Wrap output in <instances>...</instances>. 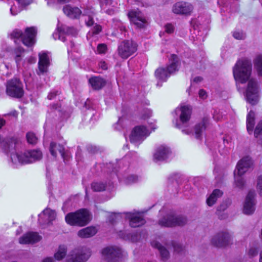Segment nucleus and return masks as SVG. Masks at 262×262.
<instances>
[{
	"label": "nucleus",
	"instance_id": "47",
	"mask_svg": "<svg viewBox=\"0 0 262 262\" xmlns=\"http://www.w3.org/2000/svg\"><path fill=\"white\" fill-rule=\"evenodd\" d=\"M257 187L259 190V195L262 196V175L258 178Z\"/></svg>",
	"mask_w": 262,
	"mask_h": 262
},
{
	"label": "nucleus",
	"instance_id": "43",
	"mask_svg": "<svg viewBox=\"0 0 262 262\" xmlns=\"http://www.w3.org/2000/svg\"><path fill=\"white\" fill-rule=\"evenodd\" d=\"M91 13H92V14H89L88 12L87 11H84L83 15L88 16V19L87 20H85L86 25L88 26H92L94 24V21L93 20V16H92L93 12H92Z\"/></svg>",
	"mask_w": 262,
	"mask_h": 262
},
{
	"label": "nucleus",
	"instance_id": "21",
	"mask_svg": "<svg viewBox=\"0 0 262 262\" xmlns=\"http://www.w3.org/2000/svg\"><path fill=\"white\" fill-rule=\"evenodd\" d=\"M170 153L169 148L161 145L157 148L154 155V160L156 162L165 160Z\"/></svg>",
	"mask_w": 262,
	"mask_h": 262
},
{
	"label": "nucleus",
	"instance_id": "58",
	"mask_svg": "<svg viewBox=\"0 0 262 262\" xmlns=\"http://www.w3.org/2000/svg\"><path fill=\"white\" fill-rule=\"evenodd\" d=\"M50 108L52 111H55L56 110L58 109V111H60V110L59 109L60 108V106L58 105L57 104H53L51 105Z\"/></svg>",
	"mask_w": 262,
	"mask_h": 262
},
{
	"label": "nucleus",
	"instance_id": "9",
	"mask_svg": "<svg viewBox=\"0 0 262 262\" xmlns=\"http://www.w3.org/2000/svg\"><path fill=\"white\" fill-rule=\"evenodd\" d=\"M6 93L10 97L20 98L24 94L23 84L19 79L13 78L7 82Z\"/></svg>",
	"mask_w": 262,
	"mask_h": 262
},
{
	"label": "nucleus",
	"instance_id": "12",
	"mask_svg": "<svg viewBox=\"0 0 262 262\" xmlns=\"http://www.w3.org/2000/svg\"><path fill=\"white\" fill-rule=\"evenodd\" d=\"M92 214H67L65 220L71 226H84L91 220Z\"/></svg>",
	"mask_w": 262,
	"mask_h": 262
},
{
	"label": "nucleus",
	"instance_id": "55",
	"mask_svg": "<svg viewBox=\"0 0 262 262\" xmlns=\"http://www.w3.org/2000/svg\"><path fill=\"white\" fill-rule=\"evenodd\" d=\"M99 66L103 70H107V67L106 62L104 61H101L99 63Z\"/></svg>",
	"mask_w": 262,
	"mask_h": 262
},
{
	"label": "nucleus",
	"instance_id": "44",
	"mask_svg": "<svg viewBox=\"0 0 262 262\" xmlns=\"http://www.w3.org/2000/svg\"><path fill=\"white\" fill-rule=\"evenodd\" d=\"M258 253V249L255 247H250L248 251V255L249 257H253L256 256Z\"/></svg>",
	"mask_w": 262,
	"mask_h": 262
},
{
	"label": "nucleus",
	"instance_id": "31",
	"mask_svg": "<svg viewBox=\"0 0 262 262\" xmlns=\"http://www.w3.org/2000/svg\"><path fill=\"white\" fill-rule=\"evenodd\" d=\"M207 119L204 118L202 121L195 126V135L197 139H200L202 134L206 128Z\"/></svg>",
	"mask_w": 262,
	"mask_h": 262
},
{
	"label": "nucleus",
	"instance_id": "36",
	"mask_svg": "<svg viewBox=\"0 0 262 262\" xmlns=\"http://www.w3.org/2000/svg\"><path fill=\"white\" fill-rule=\"evenodd\" d=\"M170 246L173 247L174 252L178 254H182L185 250V247L182 244L174 241L171 242Z\"/></svg>",
	"mask_w": 262,
	"mask_h": 262
},
{
	"label": "nucleus",
	"instance_id": "22",
	"mask_svg": "<svg viewBox=\"0 0 262 262\" xmlns=\"http://www.w3.org/2000/svg\"><path fill=\"white\" fill-rule=\"evenodd\" d=\"M151 245L152 247L159 250L161 259L166 261L169 258V252L168 250L159 242L154 241L151 242Z\"/></svg>",
	"mask_w": 262,
	"mask_h": 262
},
{
	"label": "nucleus",
	"instance_id": "29",
	"mask_svg": "<svg viewBox=\"0 0 262 262\" xmlns=\"http://www.w3.org/2000/svg\"><path fill=\"white\" fill-rule=\"evenodd\" d=\"M223 194V192L219 189H215L207 199L206 203L209 206H213L218 198H221Z\"/></svg>",
	"mask_w": 262,
	"mask_h": 262
},
{
	"label": "nucleus",
	"instance_id": "60",
	"mask_svg": "<svg viewBox=\"0 0 262 262\" xmlns=\"http://www.w3.org/2000/svg\"><path fill=\"white\" fill-rule=\"evenodd\" d=\"M71 213H89V210L85 208H81L75 212H72Z\"/></svg>",
	"mask_w": 262,
	"mask_h": 262
},
{
	"label": "nucleus",
	"instance_id": "24",
	"mask_svg": "<svg viewBox=\"0 0 262 262\" xmlns=\"http://www.w3.org/2000/svg\"><path fill=\"white\" fill-rule=\"evenodd\" d=\"M136 214H129L127 217L129 219V225L133 228H136L143 225L146 221L144 219L139 215H135Z\"/></svg>",
	"mask_w": 262,
	"mask_h": 262
},
{
	"label": "nucleus",
	"instance_id": "8",
	"mask_svg": "<svg viewBox=\"0 0 262 262\" xmlns=\"http://www.w3.org/2000/svg\"><path fill=\"white\" fill-rule=\"evenodd\" d=\"M138 45L133 40H124L118 46V55L122 59H127L137 50Z\"/></svg>",
	"mask_w": 262,
	"mask_h": 262
},
{
	"label": "nucleus",
	"instance_id": "34",
	"mask_svg": "<svg viewBox=\"0 0 262 262\" xmlns=\"http://www.w3.org/2000/svg\"><path fill=\"white\" fill-rule=\"evenodd\" d=\"M58 31L62 32L63 34L68 35H75L77 33L76 29L74 27H70L65 25H62L58 28Z\"/></svg>",
	"mask_w": 262,
	"mask_h": 262
},
{
	"label": "nucleus",
	"instance_id": "18",
	"mask_svg": "<svg viewBox=\"0 0 262 262\" xmlns=\"http://www.w3.org/2000/svg\"><path fill=\"white\" fill-rule=\"evenodd\" d=\"M253 164L251 158L249 156L243 158L237 163L234 173L244 174Z\"/></svg>",
	"mask_w": 262,
	"mask_h": 262
},
{
	"label": "nucleus",
	"instance_id": "33",
	"mask_svg": "<svg viewBox=\"0 0 262 262\" xmlns=\"http://www.w3.org/2000/svg\"><path fill=\"white\" fill-rule=\"evenodd\" d=\"M67 253V247L64 245H60L57 251L54 254V258L57 260H61L65 257Z\"/></svg>",
	"mask_w": 262,
	"mask_h": 262
},
{
	"label": "nucleus",
	"instance_id": "6",
	"mask_svg": "<svg viewBox=\"0 0 262 262\" xmlns=\"http://www.w3.org/2000/svg\"><path fill=\"white\" fill-rule=\"evenodd\" d=\"M101 254L106 262H119L123 257L121 248L115 245L103 248L101 251Z\"/></svg>",
	"mask_w": 262,
	"mask_h": 262
},
{
	"label": "nucleus",
	"instance_id": "2",
	"mask_svg": "<svg viewBox=\"0 0 262 262\" xmlns=\"http://www.w3.org/2000/svg\"><path fill=\"white\" fill-rule=\"evenodd\" d=\"M252 71V63L250 60L244 59L239 60L233 70L235 79L242 83L249 79Z\"/></svg>",
	"mask_w": 262,
	"mask_h": 262
},
{
	"label": "nucleus",
	"instance_id": "49",
	"mask_svg": "<svg viewBox=\"0 0 262 262\" xmlns=\"http://www.w3.org/2000/svg\"><path fill=\"white\" fill-rule=\"evenodd\" d=\"M117 214H111L108 216V222L112 225H114L117 223Z\"/></svg>",
	"mask_w": 262,
	"mask_h": 262
},
{
	"label": "nucleus",
	"instance_id": "4",
	"mask_svg": "<svg viewBox=\"0 0 262 262\" xmlns=\"http://www.w3.org/2000/svg\"><path fill=\"white\" fill-rule=\"evenodd\" d=\"M37 34V29L34 27L26 28L24 34L19 30L15 29L11 34L12 38H18L21 37L23 43L28 46L31 47L35 42Z\"/></svg>",
	"mask_w": 262,
	"mask_h": 262
},
{
	"label": "nucleus",
	"instance_id": "42",
	"mask_svg": "<svg viewBox=\"0 0 262 262\" xmlns=\"http://www.w3.org/2000/svg\"><path fill=\"white\" fill-rule=\"evenodd\" d=\"M138 181V177L136 175H129L127 177L124 181L125 183L127 185L132 184L133 183L137 182Z\"/></svg>",
	"mask_w": 262,
	"mask_h": 262
},
{
	"label": "nucleus",
	"instance_id": "5",
	"mask_svg": "<svg viewBox=\"0 0 262 262\" xmlns=\"http://www.w3.org/2000/svg\"><path fill=\"white\" fill-rule=\"evenodd\" d=\"M181 113L179 116V122L177 121L176 123V127L182 129V132L187 135L191 133V131L188 129H183V126H187L191 115V108L189 106H181L176 108L174 113L178 115Z\"/></svg>",
	"mask_w": 262,
	"mask_h": 262
},
{
	"label": "nucleus",
	"instance_id": "23",
	"mask_svg": "<svg viewBox=\"0 0 262 262\" xmlns=\"http://www.w3.org/2000/svg\"><path fill=\"white\" fill-rule=\"evenodd\" d=\"M119 235L121 238L126 241H131L133 243L138 242L141 237L138 232L128 233L126 231H120L119 233Z\"/></svg>",
	"mask_w": 262,
	"mask_h": 262
},
{
	"label": "nucleus",
	"instance_id": "3",
	"mask_svg": "<svg viewBox=\"0 0 262 262\" xmlns=\"http://www.w3.org/2000/svg\"><path fill=\"white\" fill-rule=\"evenodd\" d=\"M170 63L166 68H159L155 71V76L161 81H165L171 75L178 71L179 59L177 55L172 54L169 59Z\"/></svg>",
	"mask_w": 262,
	"mask_h": 262
},
{
	"label": "nucleus",
	"instance_id": "38",
	"mask_svg": "<svg viewBox=\"0 0 262 262\" xmlns=\"http://www.w3.org/2000/svg\"><path fill=\"white\" fill-rule=\"evenodd\" d=\"M234 174L235 185L239 188H243L245 184V181L242 177L243 174H237V173L236 174L234 173Z\"/></svg>",
	"mask_w": 262,
	"mask_h": 262
},
{
	"label": "nucleus",
	"instance_id": "27",
	"mask_svg": "<svg viewBox=\"0 0 262 262\" xmlns=\"http://www.w3.org/2000/svg\"><path fill=\"white\" fill-rule=\"evenodd\" d=\"M89 81L93 89L95 90L101 89L106 83L105 80L100 77H91Z\"/></svg>",
	"mask_w": 262,
	"mask_h": 262
},
{
	"label": "nucleus",
	"instance_id": "14",
	"mask_svg": "<svg viewBox=\"0 0 262 262\" xmlns=\"http://www.w3.org/2000/svg\"><path fill=\"white\" fill-rule=\"evenodd\" d=\"M127 16L130 22L137 28H145L147 25V21L142 13L139 11L132 10L128 12Z\"/></svg>",
	"mask_w": 262,
	"mask_h": 262
},
{
	"label": "nucleus",
	"instance_id": "51",
	"mask_svg": "<svg viewBox=\"0 0 262 262\" xmlns=\"http://www.w3.org/2000/svg\"><path fill=\"white\" fill-rule=\"evenodd\" d=\"M102 30V27L99 25H96L93 28L92 33L93 34H98Z\"/></svg>",
	"mask_w": 262,
	"mask_h": 262
},
{
	"label": "nucleus",
	"instance_id": "20",
	"mask_svg": "<svg viewBox=\"0 0 262 262\" xmlns=\"http://www.w3.org/2000/svg\"><path fill=\"white\" fill-rule=\"evenodd\" d=\"M38 70L37 72L38 75L43 74L48 72V69L50 66L49 57L46 53L39 54Z\"/></svg>",
	"mask_w": 262,
	"mask_h": 262
},
{
	"label": "nucleus",
	"instance_id": "25",
	"mask_svg": "<svg viewBox=\"0 0 262 262\" xmlns=\"http://www.w3.org/2000/svg\"><path fill=\"white\" fill-rule=\"evenodd\" d=\"M63 11L68 16L73 19L79 17L81 14V11L78 8H72L69 5L64 6Z\"/></svg>",
	"mask_w": 262,
	"mask_h": 262
},
{
	"label": "nucleus",
	"instance_id": "54",
	"mask_svg": "<svg viewBox=\"0 0 262 262\" xmlns=\"http://www.w3.org/2000/svg\"><path fill=\"white\" fill-rule=\"evenodd\" d=\"M87 150L89 153L91 154H94L97 152V149L96 147L93 146H89L87 147Z\"/></svg>",
	"mask_w": 262,
	"mask_h": 262
},
{
	"label": "nucleus",
	"instance_id": "45",
	"mask_svg": "<svg viewBox=\"0 0 262 262\" xmlns=\"http://www.w3.org/2000/svg\"><path fill=\"white\" fill-rule=\"evenodd\" d=\"M97 50L99 54H104L107 50V46L105 43H100L98 45Z\"/></svg>",
	"mask_w": 262,
	"mask_h": 262
},
{
	"label": "nucleus",
	"instance_id": "46",
	"mask_svg": "<svg viewBox=\"0 0 262 262\" xmlns=\"http://www.w3.org/2000/svg\"><path fill=\"white\" fill-rule=\"evenodd\" d=\"M233 36L237 39H244L246 37V34L243 31L234 32Z\"/></svg>",
	"mask_w": 262,
	"mask_h": 262
},
{
	"label": "nucleus",
	"instance_id": "53",
	"mask_svg": "<svg viewBox=\"0 0 262 262\" xmlns=\"http://www.w3.org/2000/svg\"><path fill=\"white\" fill-rule=\"evenodd\" d=\"M199 95L201 98L203 99L206 98L207 97V95L206 91L205 90H204L203 89H201L199 91Z\"/></svg>",
	"mask_w": 262,
	"mask_h": 262
},
{
	"label": "nucleus",
	"instance_id": "50",
	"mask_svg": "<svg viewBox=\"0 0 262 262\" xmlns=\"http://www.w3.org/2000/svg\"><path fill=\"white\" fill-rule=\"evenodd\" d=\"M60 92L57 90H53L51 91L48 96V98L50 100L53 99L56 96L59 95Z\"/></svg>",
	"mask_w": 262,
	"mask_h": 262
},
{
	"label": "nucleus",
	"instance_id": "30",
	"mask_svg": "<svg viewBox=\"0 0 262 262\" xmlns=\"http://www.w3.org/2000/svg\"><path fill=\"white\" fill-rule=\"evenodd\" d=\"M255 125V113L250 111L247 116V129L249 134L253 132Z\"/></svg>",
	"mask_w": 262,
	"mask_h": 262
},
{
	"label": "nucleus",
	"instance_id": "17",
	"mask_svg": "<svg viewBox=\"0 0 262 262\" xmlns=\"http://www.w3.org/2000/svg\"><path fill=\"white\" fill-rule=\"evenodd\" d=\"M229 242V234L226 232H219L212 237L211 244L216 248H223L228 245Z\"/></svg>",
	"mask_w": 262,
	"mask_h": 262
},
{
	"label": "nucleus",
	"instance_id": "64",
	"mask_svg": "<svg viewBox=\"0 0 262 262\" xmlns=\"http://www.w3.org/2000/svg\"><path fill=\"white\" fill-rule=\"evenodd\" d=\"M151 113L150 111H148V113H147V115H143V116H142V118H143L144 119H146V118H149V117H150V116H151Z\"/></svg>",
	"mask_w": 262,
	"mask_h": 262
},
{
	"label": "nucleus",
	"instance_id": "41",
	"mask_svg": "<svg viewBox=\"0 0 262 262\" xmlns=\"http://www.w3.org/2000/svg\"><path fill=\"white\" fill-rule=\"evenodd\" d=\"M254 135L256 138L262 136V120L259 121L256 125L254 132Z\"/></svg>",
	"mask_w": 262,
	"mask_h": 262
},
{
	"label": "nucleus",
	"instance_id": "56",
	"mask_svg": "<svg viewBox=\"0 0 262 262\" xmlns=\"http://www.w3.org/2000/svg\"><path fill=\"white\" fill-rule=\"evenodd\" d=\"M17 115H18L17 112L16 111H13L7 114H5L4 116H13V117L16 118L17 117Z\"/></svg>",
	"mask_w": 262,
	"mask_h": 262
},
{
	"label": "nucleus",
	"instance_id": "35",
	"mask_svg": "<svg viewBox=\"0 0 262 262\" xmlns=\"http://www.w3.org/2000/svg\"><path fill=\"white\" fill-rule=\"evenodd\" d=\"M254 64L258 75L262 76V55L257 56L254 60Z\"/></svg>",
	"mask_w": 262,
	"mask_h": 262
},
{
	"label": "nucleus",
	"instance_id": "48",
	"mask_svg": "<svg viewBox=\"0 0 262 262\" xmlns=\"http://www.w3.org/2000/svg\"><path fill=\"white\" fill-rule=\"evenodd\" d=\"M165 29L166 33L171 34L174 32V27L171 24H167L165 26Z\"/></svg>",
	"mask_w": 262,
	"mask_h": 262
},
{
	"label": "nucleus",
	"instance_id": "15",
	"mask_svg": "<svg viewBox=\"0 0 262 262\" xmlns=\"http://www.w3.org/2000/svg\"><path fill=\"white\" fill-rule=\"evenodd\" d=\"M193 6L190 4L183 1L176 3L172 7L173 13L181 15H190L193 10Z\"/></svg>",
	"mask_w": 262,
	"mask_h": 262
},
{
	"label": "nucleus",
	"instance_id": "16",
	"mask_svg": "<svg viewBox=\"0 0 262 262\" xmlns=\"http://www.w3.org/2000/svg\"><path fill=\"white\" fill-rule=\"evenodd\" d=\"M42 238V236L38 232L29 231L19 238V243L24 245H33L39 242Z\"/></svg>",
	"mask_w": 262,
	"mask_h": 262
},
{
	"label": "nucleus",
	"instance_id": "57",
	"mask_svg": "<svg viewBox=\"0 0 262 262\" xmlns=\"http://www.w3.org/2000/svg\"><path fill=\"white\" fill-rule=\"evenodd\" d=\"M58 32H59V34H58L59 39L61 40L63 42H64L66 40V36H64V35L66 34H63L62 32H60V31H58Z\"/></svg>",
	"mask_w": 262,
	"mask_h": 262
},
{
	"label": "nucleus",
	"instance_id": "7",
	"mask_svg": "<svg viewBox=\"0 0 262 262\" xmlns=\"http://www.w3.org/2000/svg\"><path fill=\"white\" fill-rule=\"evenodd\" d=\"M91 255L90 249L86 247L76 248L70 252L65 262H86Z\"/></svg>",
	"mask_w": 262,
	"mask_h": 262
},
{
	"label": "nucleus",
	"instance_id": "37",
	"mask_svg": "<svg viewBox=\"0 0 262 262\" xmlns=\"http://www.w3.org/2000/svg\"><path fill=\"white\" fill-rule=\"evenodd\" d=\"M91 187L94 191H102L105 190L106 184L102 182H93L91 184Z\"/></svg>",
	"mask_w": 262,
	"mask_h": 262
},
{
	"label": "nucleus",
	"instance_id": "39",
	"mask_svg": "<svg viewBox=\"0 0 262 262\" xmlns=\"http://www.w3.org/2000/svg\"><path fill=\"white\" fill-rule=\"evenodd\" d=\"M26 138L28 142L30 144H36L38 141V138L34 133L29 132L26 135Z\"/></svg>",
	"mask_w": 262,
	"mask_h": 262
},
{
	"label": "nucleus",
	"instance_id": "28",
	"mask_svg": "<svg viewBox=\"0 0 262 262\" xmlns=\"http://www.w3.org/2000/svg\"><path fill=\"white\" fill-rule=\"evenodd\" d=\"M49 150L51 154L54 158H56L57 157V151L58 150L59 152L61 154L62 158H65L64 148L63 146L60 144H57L56 143L54 142H51L50 145Z\"/></svg>",
	"mask_w": 262,
	"mask_h": 262
},
{
	"label": "nucleus",
	"instance_id": "61",
	"mask_svg": "<svg viewBox=\"0 0 262 262\" xmlns=\"http://www.w3.org/2000/svg\"><path fill=\"white\" fill-rule=\"evenodd\" d=\"M203 80V78L201 76H197V77H195L194 79H193V81L194 82H196V83H198V82H201Z\"/></svg>",
	"mask_w": 262,
	"mask_h": 262
},
{
	"label": "nucleus",
	"instance_id": "32",
	"mask_svg": "<svg viewBox=\"0 0 262 262\" xmlns=\"http://www.w3.org/2000/svg\"><path fill=\"white\" fill-rule=\"evenodd\" d=\"M19 5L20 8L19 10H15L14 7L13 6L10 9V12L12 15H15L18 12L21 11L23 9L25 8L27 6L31 4L33 0H15Z\"/></svg>",
	"mask_w": 262,
	"mask_h": 262
},
{
	"label": "nucleus",
	"instance_id": "11",
	"mask_svg": "<svg viewBox=\"0 0 262 262\" xmlns=\"http://www.w3.org/2000/svg\"><path fill=\"white\" fill-rule=\"evenodd\" d=\"M258 87L256 80L250 79L246 91L247 101L252 105L256 104L259 100Z\"/></svg>",
	"mask_w": 262,
	"mask_h": 262
},
{
	"label": "nucleus",
	"instance_id": "40",
	"mask_svg": "<svg viewBox=\"0 0 262 262\" xmlns=\"http://www.w3.org/2000/svg\"><path fill=\"white\" fill-rule=\"evenodd\" d=\"M24 49L20 47H18L14 49V53L16 55L15 59L17 64H18L20 61L21 54L24 52Z\"/></svg>",
	"mask_w": 262,
	"mask_h": 262
},
{
	"label": "nucleus",
	"instance_id": "26",
	"mask_svg": "<svg viewBox=\"0 0 262 262\" xmlns=\"http://www.w3.org/2000/svg\"><path fill=\"white\" fill-rule=\"evenodd\" d=\"M97 232V229L94 226H89L80 230L78 235L81 238H87L94 236Z\"/></svg>",
	"mask_w": 262,
	"mask_h": 262
},
{
	"label": "nucleus",
	"instance_id": "10",
	"mask_svg": "<svg viewBox=\"0 0 262 262\" xmlns=\"http://www.w3.org/2000/svg\"><path fill=\"white\" fill-rule=\"evenodd\" d=\"M186 217L179 216L176 217L173 214H167L158 221V224L162 227L183 226L187 223Z\"/></svg>",
	"mask_w": 262,
	"mask_h": 262
},
{
	"label": "nucleus",
	"instance_id": "19",
	"mask_svg": "<svg viewBox=\"0 0 262 262\" xmlns=\"http://www.w3.org/2000/svg\"><path fill=\"white\" fill-rule=\"evenodd\" d=\"M255 193L254 190H250L246 196L244 205V213H253L255 210Z\"/></svg>",
	"mask_w": 262,
	"mask_h": 262
},
{
	"label": "nucleus",
	"instance_id": "62",
	"mask_svg": "<svg viewBox=\"0 0 262 262\" xmlns=\"http://www.w3.org/2000/svg\"><path fill=\"white\" fill-rule=\"evenodd\" d=\"M42 262H54L53 258L50 257H48L45 258L43 260Z\"/></svg>",
	"mask_w": 262,
	"mask_h": 262
},
{
	"label": "nucleus",
	"instance_id": "1",
	"mask_svg": "<svg viewBox=\"0 0 262 262\" xmlns=\"http://www.w3.org/2000/svg\"><path fill=\"white\" fill-rule=\"evenodd\" d=\"M42 158V154L38 149L28 150L20 154L13 152L10 154L11 162L15 165L34 163L41 160Z\"/></svg>",
	"mask_w": 262,
	"mask_h": 262
},
{
	"label": "nucleus",
	"instance_id": "52",
	"mask_svg": "<svg viewBox=\"0 0 262 262\" xmlns=\"http://www.w3.org/2000/svg\"><path fill=\"white\" fill-rule=\"evenodd\" d=\"M227 208V203L226 202H223L218 207V211H224Z\"/></svg>",
	"mask_w": 262,
	"mask_h": 262
},
{
	"label": "nucleus",
	"instance_id": "63",
	"mask_svg": "<svg viewBox=\"0 0 262 262\" xmlns=\"http://www.w3.org/2000/svg\"><path fill=\"white\" fill-rule=\"evenodd\" d=\"M6 121L3 118H0V128L5 124Z\"/></svg>",
	"mask_w": 262,
	"mask_h": 262
},
{
	"label": "nucleus",
	"instance_id": "13",
	"mask_svg": "<svg viewBox=\"0 0 262 262\" xmlns=\"http://www.w3.org/2000/svg\"><path fill=\"white\" fill-rule=\"evenodd\" d=\"M149 132L146 127L143 125L137 126L134 127L129 136V139L132 143H138L143 141L149 135Z\"/></svg>",
	"mask_w": 262,
	"mask_h": 262
},
{
	"label": "nucleus",
	"instance_id": "59",
	"mask_svg": "<svg viewBox=\"0 0 262 262\" xmlns=\"http://www.w3.org/2000/svg\"><path fill=\"white\" fill-rule=\"evenodd\" d=\"M71 199L69 198L67 200L65 201V202L63 204V206L62 207V210L64 212L67 211L68 210L66 209V206L68 204H69L70 202H71Z\"/></svg>",
	"mask_w": 262,
	"mask_h": 262
}]
</instances>
